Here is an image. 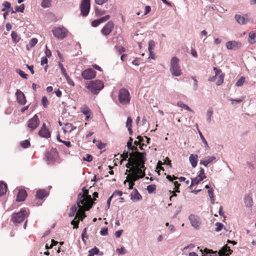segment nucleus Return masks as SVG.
I'll return each mask as SVG.
<instances>
[{"instance_id":"ea45409f","label":"nucleus","mask_w":256,"mask_h":256,"mask_svg":"<svg viewBox=\"0 0 256 256\" xmlns=\"http://www.w3.org/2000/svg\"><path fill=\"white\" fill-rule=\"evenodd\" d=\"M146 190L149 194L153 193L156 190V186L154 184L148 185L146 187Z\"/></svg>"},{"instance_id":"0eeeda50","label":"nucleus","mask_w":256,"mask_h":256,"mask_svg":"<svg viewBox=\"0 0 256 256\" xmlns=\"http://www.w3.org/2000/svg\"><path fill=\"white\" fill-rule=\"evenodd\" d=\"M54 36L58 39L62 40L66 36L68 30L64 27L54 28L52 30Z\"/></svg>"},{"instance_id":"e2e57ef3","label":"nucleus","mask_w":256,"mask_h":256,"mask_svg":"<svg viewBox=\"0 0 256 256\" xmlns=\"http://www.w3.org/2000/svg\"><path fill=\"white\" fill-rule=\"evenodd\" d=\"M192 78L194 80V84H193V89L194 91L196 90H197V88H198V81L196 80V78L194 76H192Z\"/></svg>"},{"instance_id":"f704fd0d","label":"nucleus","mask_w":256,"mask_h":256,"mask_svg":"<svg viewBox=\"0 0 256 256\" xmlns=\"http://www.w3.org/2000/svg\"><path fill=\"white\" fill-rule=\"evenodd\" d=\"M99 252V249L95 246L88 251L89 254L88 256H94L95 254H98Z\"/></svg>"},{"instance_id":"72a5a7b5","label":"nucleus","mask_w":256,"mask_h":256,"mask_svg":"<svg viewBox=\"0 0 256 256\" xmlns=\"http://www.w3.org/2000/svg\"><path fill=\"white\" fill-rule=\"evenodd\" d=\"M198 134L200 135V136L202 140V142H203V143L204 144V146H205V148L207 149V150H208L210 148V147L208 145V144L207 142V141L205 139V138H204V136L202 135V132L198 129Z\"/></svg>"},{"instance_id":"338daca9","label":"nucleus","mask_w":256,"mask_h":256,"mask_svg":"<svg viewBox=\"0 0 256 256\" xmlns=\"http://www.w3.org/2000/svg\"><path fill=\"white\" fill-rule=\"evenodd\" d=\"M97 146L98 149L102 150L104 149L106 146V144L104 143H102L101 142H98V144H97Z\"/></svg>"},{"instance_id":"69168bd1","label":"nucleus","mask_w":256,"mask_h":256,"mask_svg":"<svg viewBox=\"0 0 256 256\" xmlns=\"http://www.w3.org/2000/svg\"><path fill=\"white\" fill-rule=\"evenodd\" d=\"M38 42V40L36 38H32L30 42V44L31 47L34 46Z\"/></svg>"},{"instance_id":"1a4fd4ad","label":"nucleus","mask_w":256,"mask_h":256,"mask_svg":"<svg viewBox=\"0 0 256 256\" xmlns=\"http://www.w3.org/2000/svg\"><path fill=\"white\" fill-rule=\"evenodd\" d=\"M90 0H82L80 6L81 14L84 16L88 15L90 10Z\"/></svg>"},{"instance_id":"dca6fc26","label":"nucleus","mask_w":256,"mask_h":256,"mask_svg":"<svg viewBox=\"0 0 256 256\" xmlns=\"http://www.w3.org/2000/svg\"><path fill=\"white\" fill-rule=\"evenodd\" d=\"M38 135L42 138H48L50 136V134L48 128L46 127L45 123L42 124L40 130L38 132Z\"/></svg>"},{"instance_id":"3c124183","label":"nucleus","mask_w":256,"mask_h":256,"mask_svg":"<svg viewBox=\"0 0 256 256\" xmlns=\"http://www.w3.org/2000/svg\"><path fill=\"white\" fill-rule=\"evenodd\" d=\"M105 10H99L98 8H95V14L97 16H100L104 15L106 14Z\"/></svg>"},{"instance_id":"b1692460","label":"nucleus","mask_w":256,"mask_h":256,"mask_svg":"<svg viewBox=\"0 0 256 256\" xmlns=\"http://www.w3.org/2000/svg\"><path fill=\"white\" fill-rule=\"evenodd\" d=\"M248 42L250 44L256 42V31H252L248 34Z\"/></svg>"},{"instance_id":"4468645a","label":"nucleus","mask_w":256,"mask_h":256,"mask_svg":"<svg viewBox=\"0 0 256 256\" xmlns=\"http://www.w3.org/2000/svg\"><path fill=\"white\" fill-rule=\"evenodd\" d=\"M140 176H134V174H130L127 176L126 180L124 181V184H126V182L128 184V189H133V186L134 185V182L137 180L140 179Z\"/></svg>"},{"instance_id":"412c9836","label":"nucleus","mask_w":256,"mask_h":256,"mask_svg":"<svg viewBox=\"0 0 256 256\" xmlns=\"http://www.w3.org/2000/svg\"><path fill=\"white\" fill-rule=\"evenodd\" d=\"M244 201L246 207L250 208L252 206V199L250 194H246L244 196Z\"/></svg>"},{"instance_id":"f8f14e48","label":"nucleus","mask_w":256,"mask_h":256,"mask_svg":"<svg viewBox=\"0 0 256 256\" xmlns=\"http://www.w3.org/2000/svg\"><path fill=\"white\" fill-rule=\"evenodd\" d=\"M242 43L240 42L230 40L226 44V48L228 50H237L242 46Z\"/></svg>"},{"instance_id":"bf43d9fd","label":"nucleus","mask_w":256,"mask_h":256,"mask_svg":"<svg viewBox=\"0 0 256 256\" xmlns=\"http://www.w3.org/2000/svg\"><path fill=\"white\" fill-rule=\"evenodd\" d=\"M132 120L130 117L128 116L127 118L126 123V126L128 128H132Z\"/></svg>"},{"instance_id":"de8ad7c7","label":"nucleus","mask_w":256,"mask_h":256,"mask_svg":"<svg viewBox=\"0 0 256 256\" xmlns=\"http://www.w3.org/2000/svg\"><path fill=\"white\" fill-rule=\"evenodd\" d=\"M21 146L24 148H28V146H30V142L28 140H26L24 141H22L20 142Z\"/></svg>"},{"instance_id":"5fc2aeb1","label":"nucleus","mask_w":256,"mask_h":256,"mask_svg":"<svg viewBox=\"0 0 256 256\" xmlns=\"http://www.w3.org/2000/svg\"><path fill=\"white\" fill-rule=\"evenodd\" d=\"M116 251L119 254H124L127 252V251L124 246H122L120 248H117Z\"/></svg>"},{"instance_id":"423d86ee","label":"nucleus","mask_w":256,"mask_h":256,"mask_svg":"<svg viewBox=\"0 0 256 256\" xmlns=\"http://www.w3.org/2000/svg\"><path fill=\"white\" fill-rule=\"evenodd\" d=\"M27 212L25 210H21L18 212L14 214L12 216V220L14 224H20L24 221Z\"/></svg>"},{"instance_id":"13d9d810","label":"nucleus","mask_w":256,"mask_h":256,"mask_svg":"<svg viewBox=\"0 0 256 256\" xmlns=\"http://www.w3.org/2000/svg\"><path fill=\"white\" fill-rule=\"evenodd\" d=\"M213 70L214 71V72L215 75L217 76L220 75V74H224V73L222 72V71L220 69L216 67H214Z\"/></svg>"},{"instance_id":"a18cd8bd","label":"nucleus","mask_w":256,"mask_h":256,"mask_svg":"<svg viewBox=\"0 0 256 256\" xmlns=\"http://www.w3.org/2000/svg\"><path fill=\"white\" fill-rule=\"evenodd\" d=\"M2 6H4V8L2 10V11L5 12L6 9H8L10 8L11 4L8 2H4L2 4Z\"/></svg>"},{"instance_id":"4c0bfd02","label":"nucleus","mask_w":256,"mask_h":256,"mask_svg":"<svg viewBox=\"0 0 256 256\" xmlns=\"http://www.w3.org/2000/svg\"><path fill=\"white\" fill-rule=\"evenodd\" d=\"M51 6V0H42L41 3V6L44 8L50 7Z\"/></svg>"},{"instance_id":"49530a36","label":"nucleus","mask_w":256,"mask_h":256,"mask_svg":"<svg viewBox=\"0 0 256 256\" xmlns=\"http://www.w3.org/2000/svg\"><path fill=\"white\" fill-rule=\"evenodd\" d=\"M208 196L212 203L214 202V190L211 188L208 190Z\"/></svg>"},{"instance_id":"c756f323","label":"nucleus","mask_w":256,"mask_h":256,"mask_svg":"<svg viewBox=\"0 0 256 256\" xmlns=\"http://www.w3.org/2000/svg\"><path fill=\"white\" fill-rule=\"evenodd\" d=\"M133 139L131 137L129 138L127 142V147L130 150H137V148L134 146H132Z\"/></svg>"},{"instance_id":"37998d69","label":"nucleus","mask_w":256,"mask_h":256,"mask_svg":"<svg viewBox=\"0 0 256 256\" xmlns=\"http://www.w3.org/2000/svg\"><path fill=\"white\" fill-rule=\"evenodd\" d=\"M16 72L22 78L26 79L28 78V74H25L22 70L20 69H16Z\"/></svg>"},{"instance_id":"4be33fe9","label":"nucleus","mask_w":256,"mask_h":256,"mask_svg":"<svg viewBox=\"0 0 256 256\" xmlns=\"http://www.w3.org/2000/svg\"><path fill=\"white\" fill-rule=\"evenodd\" d=\"M130 198L132 200H140L142 199V196L138 192V190L134 188V192L130 194Z\"/></svg>"},{"instance_id":"473e14b6","label":"nucleus","mask_w":256,"mask_h":256,"mask_svg":"<svg viewBox=\"0 0 256 256\" xmlns=\"http://www.w3.org/2000/svg\"><path fill=\"white\" fill-rule=\"evenodd\" d=\"M200 251L202 254H216L217 251H213L212 250H209L207 248H205L204 250L200 249Z\"/></svg>"},{"instance_id":"c85d7f7f","label":"nucleus","mask_w":256,"mask_h":256,"mask_svg":"<svg viewBox=\"0 0 256 256\" xmlns=\"http://www.w3.org/2000/svg\"><path fill=\"white\" fill-rule=\"evenodd\" d=\"M80 112L85 116L88 115L89 114H90V113H91L90 109L86 104L82 106L81 107Z\"/></svg>"},{"instance_id":"6e6552de","label":"nucleus","mask_w":256,"mask_h":256,"mask_svg":"<svg viewBox=\"0 0 256 256\" xmlns=\"http://www.w3.org/2000/svg\"><path fill=\"white\" fill-rule=\"evenodd\" d=\"M191 226L196 230H199L202 224V222L199 216L191 214L188 216Z\"/></svg>"},{"instance_id":"9b49d317","label":"nucleus","mask_w":256,"mask_h":256,"mask_svg":"<svg viewBox=\"0 0 256 256\" xmlns=\"http://www.w3.org/2000/svg\"><path fill=\"white\" fill-rule=\"evenodd\" d=\"M138 151L136 152V154L132 156V158L128 159V163L126 164V166L128 168L132 169L135 166L136 164H138V161L139 158V154H138Z\"/></svg>"},{"instance_id":"f257e3e1","label":"nucleus","mask_w":256,"mask_h":256,"mask_svg":"<svg viewBox=\"0 0 256 256\" xmlns=\"http://www.w3.org/2000/svg\"><path fill=\"white\" fill-rule=\"evenodd\" d=\"M84 193L87 194V196L85 198L84 194L80 193L78 194L77 200V206L79 208V210L76 213L75 219L78 217L81 221L86 217V215L84 212V210H88L92 206L94 202L92 201V197L88 194V190L83 188Z\"/></svg>"},{"instance_id":"20e7f679","label":"nucleus","mask_w":256,"mask_h":256,"mask_svg":"<svg viewBox=\"0 0 256 256\" xmlns=\"http://www.w3.org/2000/svg\"><path fill=\"white\" fill-rule=\"evenodd\" d=\"M104 87L103 82L100 80H92L87 83L86 88L94 94H97Z\"/></svg>"},{"instance_id":"6e6d98bb","label":"nucleus","mask_w":256,"mask_h":256,"mask_svg":"<svg viewBox=\"0 0 256 256\" xmlns=\"http://www.w3.org/2000/svg\"><path fill=\"white\" fill-rule=\"evenodd\" d=\"M60 68L62 74L64 75V76H68V74L66 72L65 68H64L63 65L61 63H59Z\"/></svg>"},{"instance_id":"2eb2a0df","label":"nucleus","mask_w":256,"mask_h":256,"mask_svg":"<svg viewBox=\"0 0 256 256\" xmlns=\"http://www.w3.org/2000/svg\"><path fill=\"white\" fill-rule=\"evenodd\" d=\"M96 72L92 68L84 70L82 74V77L86 80H91L96 76Z\"/></svg>"},{"instance_id":"9d476101","label":"nucleus","mask_w":256,"mask_h":256,"mask_svg":"<svg viewBox=\"0 0 256 256\" xmlns=\"http://www.w3.org/2000/svg\"><path fill=\"white\" fill-rule=\"evenodd\" d=\"M40 122V120L36 114H35L32 118L30 119L28 122V126L30 130H34L38 128Z\"/></svg>"},{"instance_id":"5701e85b","label":"nucleus","mask_w":256,"mask_h":256,"mask_svg":"<svg viewBox=\"0 0 256 256\" xmlns=\"http://www.w3.org/2000/svg\"><path fill=\"white\" fill-rule=\"evenodd\" d=\"M216 158L214 156H208L204 160H200V164L203 165L204 166H207L210 163L216 160Z\"/></svg>"},{"instance_id":"f03ea898","label":"nucleus","mask_w":256,"mask_h":256,"mask_svg":"<svg viewBox=\"0 0 256 256\" xmlns=\"http://www.w3.org/2000/svg\"><path fill=\"white\" fill-rule=\"evenodd\" d=\"M139 154V158L138 161V164H136L134 168L130 170H127L126 172H130V174H134V176H140V178H142L146 176L144 170L146 167L144 164L146 160V153L145 152H138Z\"/></svg>"},{"instance_id":"8fccbe9b","label":"nucleus","mask_w":256,"mask_h":256,"mask_svg":"<svg viewBox=\"0 0 256 256\" xmlns=\"http://www.w3.org/2000/svg\"><path fill=\"white\" fill-rule=\"evenodd\" d=\"M136 154V153L135 154H132V153H128V152H126V153H124L122 156L123 158V160H127L128 158V160L130 158H129V156H130L131 158H132V156L134 155H135Z\"/></svg>"},{"instance_id":"aec40b11","label":"nucleus","mask_w":256,"mask_h":256,"mask_svg":"<svg viewBox=\"0 0 256 256\" xmlns=\"http://www.w3.org/2000/svg\"><path fill=\"white\" fill-rule=\"evenodd\" d=\"M198 156L196 154H191L189 158V160L192 168H194L197 166Z\"/></svg>"},{"instance_id":"e433bc0d","label":"nucleus","mask_w":256,"mask_h":256,"mask_svg":"<svg viewBox=\"0 0 256 256\" xmlns=\"http://www.w3.org/2000/svg\"><path fill=\"white\" fill-rule=\"evenodd\" d=\"M197 177L200 180H202L206 178L204 174V170L202 168H200V170Z\"/></svg>"},{"instance_id":"79ce46f5","label":"nucleus","mask_w":256,"mask_h":256,"mask_svg":"<svg viewBox=\"0 0 256 256\" xmlns=\"http://www.w3.org/2000/svg\"><path fill=\"white\" fill-rule=\"evenodd\" d=\"M224 74H220L219 76H218V80L216 82L217 86H220L224 82Z\"/></svg>"},{"instance_id":"0e129e2a","label":"nucleus","mask_w":256,"mask_h":256,"mask_svg":"<svg viewBox=\"0 0 256 256\" xmlns=\"http://www.w3.org/2000/svg\"><path fill=\"white\" fill-rule=\"evenodd\" d=\"M83 159L85 161L90 162L92 160V156L90 154H86Z\"/></svg>"},{"instance_id":"864d4df0","label":"nucleus","mask_w":256,"mask_h":256,"mask_svg":"<svg viewBox=\"0 0 256 256\" xmlns=\"http://www.w3.org/2000/svg\"><path fill=\"white\" fill-rule=\"evenodd\" d=\"M77 208L76 207V206H73L70 208V212L69 214V216L72 217L74 216L76 212Z\"/></svg>"},{"instance_id":"f3484780","label":"nucleus","mask_w":256,"mask_h":256,"mask_svg":"<svg viewBox=\"0 0 256 256\" xmlns=\"http://www.w3.org/2000/svg\"><path fill=\"white\" fill-rule=\"evenodd\" d=\"M16 95L18 102L21 105H24L26 103V99L24 94L20 90H17Z\"/></svg>"},{"instance_id":"393cba45","label":"nucleus","mask_w":256,"mask_h":256,"mask_svg":"<svg viewBox=\"0 0 256 256\" xmlns=\"http://www.w3.org/2000/svg\"><path fill=\"white\" fill-rule=\"evenodd\" d=\"M53 153H56V152L53 150L50 152H48L46 154V161L48 162V164L52 163L54 161V158L53 155Z\"/></svg>"},{"instance_id":"7c9ffc66","label":"nucleus","mask_w":256,"mask_h":256,"mask_svg":"<svg viewBox=\"0 0 256 256\" xmlns=\"http://www.w3.org/2000/svg\"><path fill=\"white\" fill-rule=\"evenodd\" d=\"M11 36L13 42L16 44L18 42L20 39V36L14 31L12 32Z\"/></svg>"},{"instance_id":"6ab92c4d","label":"nucleus","mask_w":256,"mask_h":256,"mask_svg":"<svg viewBox=\"0 0 256 256\" xmlns=\"http://www.w3.org/2000/svg\"><path fill=\"white\" fill-rule=\"evenodd\" d=\"M26 196L27 192L24 190H20L16 196V200L18 202L24 201Z\"/></svg>"},{"instance_id":"4d7b16f0","label":"nucleus","mask_w":256,"mask_h":256,"mask_svg":"<svg viewBox=\"0 0 256 256\" xmlns=\"http://www.w3.org/2000/svg\"><path fill=\"white\" fill-rule=\"evenodd\" d=\"M42 102L44 108H46L48 104V100L46 96H43L42 100Z\"/></svg>"},{"instance_id":"bb28decb","label":"nucleus","mask_w":256,"mask_h":256,"mask_svg":"<svg viewBox=\"0 0 256 256\" xmlns=\"http://www.w3.org/2000/svg\"><path fill=\"white\" fill-rule=\"evenodd\" d=\"M234 18L236 22L240 24L243 25L246 24V20L244 16H241L239 14H236Z\"/></svg>"},{"instance_id":"a19ab883","label":"nucleus","mask_w":256,"mask_h":256,"mask_svg":"<svg viewBox=\"0 0 256 256\" xmlns=\"http://www.w3.org/2000/svg\"><path fill=\"white\" fill-rule=\"evenodd\" d=\"M213 111L210 109H208L206 112V120L208 123H210L211 122V117Z\"/></svg>"},{"instance_id":"a211bd4d","label":"nucleus","mask_w":256,"mask_h":256,"mask_svg":"<svg viewBox=\"0 0 256 256\" xmlns=\"http://www.w3.org/2000/svg\"><path fill=\"white\" fill-rule=\"evenodd\" d=\"M109 15H106L97 20H95L92 22V26L94 27L98 26L100 24L105 22L110 18Z\"/></svg>"},{"instance_id":"774afa93","label":"nucleus","mask_w":256,"mask_h":256,"mask_svg":"<svg viewBox=\"0 0 256 256\" xmlns=\"http://www.w3.org/2000/svg\"><path fill=\"white\" fill-rule=\"evenodd\" d=\"M100 234L102 236H106L108 234V228H102L100 231Z\"/></svg>"},{"instance_id":"c9c22d12","label":"nucleus","mask_w":256,"mask_h":256,"mask_svg":"<svg viewBox=\"0 0 256 256\" xmlns=\"http://www.w3.org/2000/svg\"><path fill=\"white\" fill-rule=\"evenodd\" d=\"M155 47V42L153 40H150L148 42V50L150 54H152Z\"/></svg>"},{"instance_id":"603ef678","label":"nucleus","mask_w":256,"mask_h":256,"mask_svg":"<svg viewBox=\"0 0 256 256\" xmlns=\"http://www.w3.org/2000/svg\"><path fill=\"white\" fill-rule=\"evenodd\" d=\"M24 9V4H22L20 6H16L15 8V10H16V12H23Z\"/></svg>"},{"instance_id":"680f3d73","label":"nucleus","mask_w":256,"mask_h":256,"mask_svg":"<svg viewBox=\"0 0 256 256\" xmlns=\"http://www.w3.org/2000/svg\"><path fill=\"white\" fill-rule=\"evenodd\" d=\"M115 49L118 52V54H120L123 52H125V48L122 46H115Z\"/></svg>"},{"instance_id":"052dcab7","label":"nucleus","mask_w":256,"mask_h":256,"mask_svg":"<svg viewBox=\"0 0 256 256\" xmlns=\"http://www.w3.org/2000/svg\"><path fill=\"white\" fill-rule=\"evenodd\" d=\"M202 180H200L198 178L197 176L195 178H192V185H197Z\"/></svg>"},{"instance_id":"09e8293b","label":"nucleus","mask_w":256,"mask_h":256,"mask_svg":"<svg viewBox=\"0 0 256 256\" xmlns=\"http://www.w3.org/2000/svg\"><path fill=\"white\" fill-rule=\"evenodd\" d=\"M215 225L216 226V228L215 230L216 232H219L222 230L224 226L222 224L218 222H216Z\"/></svg>"},{"instance_id":"39448f33","label":"nucleus","mask_w":256,"mask_h":256,"mask_svg":"<svg viewBox=\"0 0 256 256\" xmlns=\"http://www.w3.org/2000/svg\"><path fill=\"white\" fill-rule=\"evenodd\" d=\"M130 98V94L128 90L122 88L119 90L118 99L119 102L121 104L124 106L129 104Z\"/></svg>"},{"instance_id":"58836bf2","label":"nucleus","mask_w":256,"mask_h":256,"mask_svg":"<svg viewBox=\"0 0 256 256\" xmlns=\"http://www.w3.org/2000/svg\"><path fill=\"white\" fill-rule=\"evenodd\" d=\"M177 105L178 106L183 108L187 110L192 112H194L193 110L191 108H190L187 105H186V104H184L181 102H178Z\"/></svg>"},{"instance_id":"7ed1b4c3","label":"nucleus","mask_w":256,"mask_h":256,"mask_svg":"<svg viewBox=\"0 0 256 256\" xmlns=\"http://www.w3.org/2000/svg\"><path fill=\"white\" fill-rule=\"evenodd\" d=\"M170 71L173 76H179L182 74L180 60L176 56L172 57L170 60Z\"/></svg>"},{"instance_id":"cd10ccee","label":"nucleus","mask_w":256,"mask_h":256,"mask_svg":"<svg viewBox=\"0 0 256 256\" xmlns=\"http://www.w3.org/2000/svg\"><path fill=\"white\" fill-rule=\"evenodd\" d=\"M47 196V192L44 190H38L36 194V197L38 199L42 200Z\"/></svg>"},{"instance_id":"ddd939ff","label":"nucleus","mask_w":256,"mask_h":256,"mask_svg":"<svg viewBox=\"0 0 256 256\" xmlns=\"http://www.w3.org/2000/svg\"><path fill=\"white\" fill-rule=\"evenodd\" d=\"M114 28V23L112 21H109L101 30V33L104 36L108 35Z\"/></svg>"},{"instance_id":"c03bdc74","label":"nucleus","mask_w":256,"mask_h":256,"mask_svg":"<svg viewBox=\"0 0 256 256\" xmlns=\"http://www.w3.org/2000/svg\"><path fill=\"white\" fill-rule=\"evenodd\" d=\"M245 81V78L244 76L240 77L236 82V86H242Z\"/></svg>"},{"instance_id":"2f4dec72","label":"nucleus","mask_w":256,"mask_h":256,"mask_svg":"<svg viewBox=\"0 0 256 256\" xmlns=\"http://www.w3.org/2000/svg\"><path fill=\"white\" fill-rule=\"evenodd\" d=\"M65 128H62L64 132H66L68 130L69 132H72L76 128L72 124L66 123L65 124Z\"/></svg>"},{"instance_id":"a878e982","label":"nucleus","mask_w":256,"mask_h":256,"mask_svg":"<svg viewBox=\"0 0 256 256\" xmlns=\"http://www.w3.org/2000/svg\"><path fill=\"white\" fill-rule=\"evenodd\" d=\"M6 184L2 181L0 182V196H4L6 193Z\"/></svg>"}]
</instances>
